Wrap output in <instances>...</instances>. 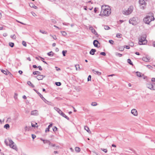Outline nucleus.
<instances>
[{
	"label": "nucleus",
	"instance_id": "nucleus-1",
	"mask_svg": "<svg viewBox=\"0 0 155 155\" xmlns=\"http://www.w3.org/2000/svg\"><path fill=\"white\" fill-rule=\"evenodd\" d=\"M109 8L108 6L103 5L101 7V11L100 15L108 16L111 12V9L108 8Z\"/></svg>",
	"mask_w": 155,
	"mask_h": 155
},
{
	"label": "nucleus",
	"instance_id": "nucleus-2",
	"mask_svg": "<svg viewBox=\"0 0 155 155\" xmlns=\"http://www.w3.org/2000/svg\"><path fill=\"white\" fill-rule=\"evenodd\" d=\"M154 20V18L153 17L150 16H147L143 19V21L146 24H149L152 21Z\"/></svg>",
	"mask_w": 155,
	"mask_h": 155
},
{
	"label": "nucleus",
	"instance_id": "nucleus-3",
	"mask_svg": "<svg viewBox=\"0 0 155 155\" xmlns=\"http://www.w3.org/2000/svg\"><path fill=\"white\" fill-rule=\"evenodd\" d=\"M8 140L9 142L10 143L9 144V146L10 147L15 150L17 149L16 145H14V143L11 139H10L9 138H8Z\"/></svg>",
	"mask_w": 155,
	"mask_h": 155
},
{
	"label": "nucleus",
	"instance_id": "nucleus-4",
	"mask_svg": "<svg viewBox=\"0 0 155 155\" xmlns=\"http://www.w3.org/2000/svg\"><path fill=\"white\" fill-rule=\"evenodd\" d=\"M139 44L140 45H145L147 43V41L145 37H141L139 38Z\"/></svg>",
	"mask_w": 155,
	"mask_h": 155
},
{
	"label": "nucleus",
	"instance_id": "nucleus-5",
	"mask_svg": "<svg viewBox=\"0 0 155 155\" xmlns=\"http://www.w3.org/2000/svg\"><path fill=\"white\" fill-rule=\"evenodd\" d=\"M33 90L36 92V93L39 96L41 99L46 103H48V101H47L45 98L43 97L42 95H41L38 91L37 90L34 89Z\"/></svg>",
	"mask_w": 155,
	"mask_h": 155
},
{
	"label": "nucleus",
	"instance_id": "nucleus-6",
	"mask_svg": "<svg viewBox=\"0 0 155 155\" xmlns=\"http://www.w3.org/2000/svg\"><path fill=\"white\" fill-rule=\"evenodd\" d=\"M135 18H133L130 19L129 20L130 24H132L133 25H136L137 24Z\"/></svg>",
	"mask_w": 155,
	"mask_h": 155
},
{
	"label": "nucleus",
	"instance_id": "nucleus-7",
	"mask_svg": "<svg viewBox=\"0 0 155 155\" xmlns=\"http://www.w3.org/2000/svg\"><path fill=\"white\" fill-rule=\"evenodd\" d=\"M133 11V9L132 8H129L127 10H126L125 11H123V14L128 15L131 13Z\"/></svg>",
	"mask_w": 155,
	"mask_h": 155
},
{
	"label": "nucleus",
	"instance_id": "nucleus-8",
	"mask_svg": "<svg viewBox=\"0 0 155 155\" xmlns=\"http://www.w3.org/2000/svg\"><path fill=\"white\" fill-rule=\"evenodd\" d=\"M1 71L3 73H4L5 75H9L11 76L12 75V74L11 73L7 70H6V71H5V70L2 69L1 70Z\"/></svg>",
	"mask_w": 155,
	"mask_h": 155
},
{
	"label": "nucleus",
	"instance_id": "nucleus-9",
	"mask_svg": "<svg viewBox=\"0 0 155 155\" xmlns=\"http://www.w3.org/2000/svg\"><path fill=\"white\" fill-rule=\"evenodd\" d=\"M89 28V29L91 31V32L93 33L95 35H97L98 36L97 33L92 26H90Z\"/></svg>",
	"mask_w": 155,
	"mask_h": 155
},
{
	"label": "nucleus",
	"instance_id": "nucleus-10",
	"mask_svg": "<svg viewBox=\"0 0 155 155\" xmlns=\"http://www.w3.org/2000/svg\"><path fill=\"white\" fill-rule=\"evenodd\" d=\"M94 95L96 97H100L101 95L100 94V91L98 90H96L94 91Z\"/></svg>",
	"mask_w": 155,
	"mask_h": 155
},
{
	"label": "nucleus",
	"instance_id": "nucleus-11",
	"mask_svg": "<svg viewBox=\"0 0 155 155\" xmlns=\"http://www.w3.org/2000/svg\"><path fill=\"white\" fill-rule=\"evenodd\" d=\"M31 115L35 116H38V111L37 110H32L31 112Z\"/></svg>",
	"mask_w": 155,
	"mask_h": 155
},
{
	"label": "nucleus",
	"instance_id": "nucleus-12",
	"mask_svg": "<svg viewBox=\"0 0 155 155\" xmlns=\"http://www.w3.org/2000/svg\"><path fill=\"white\" fill-rule=\"evenodd\" d=\"M147 88L151 90H155V89L154 88L153 84L151 83L150 84H147Z\"/></svg>",
	"mask_w": 155,
	"mask_h": 155
},
{
	"label": "nucleus",
	"instance_id": "nucleus-13",
	"mask_svg": "<svg viewBox=\"0 0 155 155\" xmlns=\"http://www.w3.org/2000/svg\"><path fill=\"white\" fill-rule=\"evenodd\" d=\"M45 77V76L39 74L36 76V77L38 80H42Z\"/></svg>",
	"mask_w": 155,
	"mask_h": 155
},
{
	"label": "nucleus",
	"instance_id": "nucleus-14",
	"mask_svg": "<svg viewBox=\"0 0 155 155\" xmlns=\"http://www.w3.org/2000/svg\"><path fill=\"white\" fill-rule=\"evenodd\" d=\"M150 59V58L148 55L146 56V57H144L142 58L143 60L146 62L149 61Z\"/></svg>",
	"mask_w": 155,
	"mask_h": 155
},
{
	"label": "nucleus",
	"instance_id": "nucleus-15",
	"mask_svg": "<svg viewBox=\"0 0 155 155\" xmlns=\"http://www.w3.org/2000/svg\"><path fill=\"white\" fill-rule=\"evenodd\" d=\"M131 113L134 116H137V112L135 109H133L131 111Z\"/></svg>",
	"mask_w": 155,
	"mask_h": 155
},
{
	"label": "nucleus",
	"instance_id": "nucleus-16",
	"mask_svg": "<svg viewBox=\"0 0 155 155\" xmlns=\"http://www.w3.org/2000/svg\"><path fill=\"white\" fill-rule=\"evenodd\" d=\"M99 44V41L96 40H94L93 42V44L94 46L96 47H98V44Z\"/></svg>",
	"mask_w": 155,
	"mask_h": 155
},
{
	"label": "nucleus",
	"instance_id": "nucleus-17",
	"mask_svg": "<svg viewBox=\"0 0 155 155\" xmlns=\"http://www.w3.org/2000/svg\"><path fill=\"white\" fill-rule=\"evenodd\" d=\"M92 71L93 73L96 74H97L98 75H100L101 74V73L98 71H96L94 69H93Z\"/></svg>",
	"mask_w": 155,
	"mask_h": 155
},
{
	"label": "nucleus",
	"instance_id": "nucleus-18",
	"mask_svg": "<svg viewBox=\"0 0 155 155\" xmlns=\"http://www.w3.org/2000/svg\"><path fill=\"white\" fill-rule=\"evenodd\" d=\"M52 124H50V125H48V127L47 128H46V129H45V132L46 133L47 132L49 131V129H50V128L51 127H52Z\"/></svg>",
	"mask_w": 155,
	"mask_h": 155
},
{
	"label": "nucleus",
	"instance_id": "nucleus-19",
	"mask_svg": "<svg viewBox=\"0 0 155 155\" xmlns=\"http://www.w3.org/2000/svg\"><path fill=\"white\" fill-rule=\"evenodd\" d=\"M54 109L60 115L62 111L59 108L57 107H54Z\"/></svg>",
	"mask_w": 155,
	"mask_h": 155
},
{
	"label": "nucleus",
	"instance_id": "nucleus-20",
	"mask_svg": "<svg viewBox=\"0 0 155 155\" xmlns=\"http://www.w3.org/2000/svg\"><path fill=\"white\" fill-rule=\"evenodd\" d=\"M96 51V49H92L90 51V54H91L93 55L94 54L95 52Z\"/></svg>",
	"mask_w": 155,
	"mask_h": 155
},
{
	"label": "nucleus",
	"instance_id": "nucleus-21",
	"mask_svg": "<svg viewBox=\"0 0 155 155\" xmlns=\"http://www.w3.org/2000/svg\"><path fill=\"white\" fill-rule=\"evenodd\" d=\"M139 3L140 5H145V2L144 0H139Z\"/></svg>",
	"mask_w": 155,
	"mask_h": 155
},
{
	"label": "nucleus",
	"instance_id": "nucleus-22",
	"mask_svg": "<svg viewBox=\"0 0 155 155\" xmlns=\"http://www.w3.org/2000/svg\"><path fill=\"white\" fill-rule=\"evenodd\" d=\"M27 84L30 86L31 87H34L35 86L33 85L30 81H28L27 82Z\"/></svg>",
	"mask_w": 155,
	"mask_h": 155
},
{
	"label": "nucleus",
	"instance_id": "nucleus-23",
	"mask_svg": "<svg viewBox=\"0 0 155 155\" xmlns=\"http://www.w3.org/2000/svg\"><path fill=\"white\" fill-rule=\"evenodd\" d=\"M84 128L88 133H91V131L89 130V128L87 126H85Z\"/></svg>",
	"mask_w": 155,
	"mask_h": 155
},
{
	"label": "nucleus",
	"instance_id": "nucleus-24",
	"mask_svg": "<svg viewBox=\"0 0 155 155\" xmlns=\"http://www.w3.org/2000/svg\"><path fill=\"white\" fill-rule=\"evenodd\" d=\"M54 53L53 51H51L47 53V54L49 56H53L54 55Z\"/></svg>",
	"mask_w": 155,
	"mask_h": 155
},
{
	"label": "nucleus",
	"instance_id": "nucleus-25",
	"mask_svg": "<svg viewBox=\"0 0 155 155\" xmlns=\"http://www.w3.org/2000/svg\"><path fill=\"white\" fill-rule=\"evenodd\" d=\"M40 140L41 141H42L44 143H48L49 142V140H43L42 138H40Z\"/></svg>",
	"mask_w": 155,
	"mask_h": 155
},
{
	"label": "nucleus",
	"instance_id": "nucleus-26",
	"mask_svg": "<svg viewBox=\"0 0 155 155\" xmlns=\"http://www.w3.org/2000/svg\"><path fill=\"white\" fill-rule=\"evenodd\" d=\"M76 70L77 71H80V68L79 65V64H76L75 65Z\"/></svg>",
	"mask_w": 155,
	"mask_h": 155
},
{
	"label": "nucleus",
	"instance_id": "nucleus-27",
	"mask_svg": "<svg viewBox=\"0 0 155 155\" xmlns=\"http://www.w3.org/2000/svg\"><path fill=\"white\" fill-rule=\"evenodd\" d=\"M4 128H6L7 129H9L10 127V126L9 124H5L4 127Z\"/></svg>",
	"mask_w": 155,
	"mask_h": 155
},
{
	"label": "nucleus",
	"instance_id": "nucleus-28",
	"mask_svg": "<svg viewBox=\"0 0 155 155\" xmlns=\"http://www.w3.org/2000/svg\"><path fill=\"white\" fill-rule=\"evenodd\" d=\"M127 62L130 65H133V62L131 61V60L130 59H127Z\"/></svg>",
	"mask_w": 155,
	"mask_h": 155
},
{
	"label": "nucleus",
	"instance_id": "nucleus-29",
	"mask_svg": "<svg viewBox=\"0 0 155 155\" xmlns=\"http://www.w3.org/2000/svg\"><path fill=\"white\" fill-rule=\"evenodd\" d=\"M40 73V72L38 71H35L33 72V74L34 75H39Z\"/></svg>",
	"mask_w": 155,
	"mask_h": 155
},
{
	"label": "nucleus",
	"instance_id": "nucleus-30",
	"mask_svg": "<svg viewBox=\"0 0 155 155\" xmlns=\"http://www.w3.org/2000/svg\"><path fill=\"white\" fill-rule=\"evenodd\" d=\"M136 73L138 77H142L141 74V73L140 72L138 71H137L136 72Z\"/></svg>",
	"mask_w": 155,
	"mask_h": 155
},
{
	"label": "nucleus",
	"instance_id": "nucleus-31",
	"mask_svg": "<svg viewBox=\"0 0 155 155\" xmlns=\"http://www.w3.org/2000/svg\"><path fill=\"white\" fill-rule=\"evenodd\" d=\"M9 45L11 47L13 48L14 47V43L13 42H9Z\"/></svg>",
	"mask_w": 155,
	"mask_h": 155
},
{
	"label": "nucleus",
	"instance_id": "nucleus-32",
	"mask_svg": "<svg viewBox=\"0 0 155 155\" xmlns=\"http://www.w3.org/2000/svg\"><path fill=\"white\" fill-rule=\"evenodd\" d=\"M80 148L78 147H75V150L77 152H79L80 151Z\"/></svg>",
	"mask_w": 155,
	"mask_h": 155
},
{
	"label": "nucleus",
	"instance_id": "nucleus-33",
	"mask_svg": "<svg viewBox=\"0 0 155 155\" xmlns=\"http://www.w3.org/2000/svg\"><path fill=\"white\" fill-rule=\"evenodd\" d=\"M61 33L62 35L64 36H66L67 35V33L64 31H61Z\"/></svg>",
	"mask_w": 155,
	"mask_h": 155
},
{
	"label": "nucleus",
	"instance_id": "nucleus-34",
	"mask_svg": "<svg viewBox=\"0 0 155 155\" xmlns=\"http://www.w3.org/2000/svg\"><path fill=\"white\" fill-rule=\"evenodd\" d=\"M115 55H116L118 56H119V57H121L122 55V54L119 53L118 52H116Z\"/></svg>",
	"mask_w": 155,
	"mask_h": 155
},
{
	"label": "nucleus",
	"instance_id": "nucleus-35",
	"mask_svg": "<svg viewBox=\"0 0 155 155\" xmlns=\"http://www.w3.org/2000/svg\"><path fill=\"white\" fill-rule=\"evenodd\" d=\"M40 32L42 34H47V32L45 31L41 30H40Z\"/></svg>",
	"mask_w": 155,
	"mask_h": 155
},
{
	"label": "nucleus",
	"instance_id": "nucleus-36",
	"mask_svg": "<svg viewBox=\"0 0 155 155\" xmlns=\"http://www.w3.org/2000/svg\"><path fill=\"white\" fill-rule=\"evenodd\" d=\"M118 49L120 51H124V48L123 47L121 46Z\"/></svg>",
	"mask_w": 155,
	"mask_h": 155
},
{
	"label": "nucleus",
	"instance_id": "nucleus-37",
	"mask_svg": "<svg viewBox=\"0 0 155 155\" xmlns=\"http://www.w3.org/2000/svg\"><path fill=\"white\" fill-rule=\"evenodd\" d=\"M67 52V51L66 50H63L62 51V53L63 54V56H65V54Z\"/></svg>",
	"mask_w": 155,
	"mask_h": 155
},
{
	"label": "nucleus",
	"instance_id": "nucleus-38",
	"mask_svg": "<svg viewBox=\"0 0 155 155\" xmlns=\"http://www.w3.org/2000/svg\"><path fill=\"white\" fill-rule=\"evenodd\" d=\"M56 85L57 86H60L61 85V84L60 82H56L55 83Z\"/></svg>",
	"mask_w": 155,
	"mask_h": 155
},
{
	"label": "nucleus",
	"instance_id": "nucleus-39",
	"mask_svg": "<svg viewBox=\"0 0 155 155\" xmlns=\"http://www.w3.org/2000/svg\"><path fill=\"white\" fill-rule=\"evenodd\" d=\"M121 34L120 33H117L116 35V37L117 38H121Z\"/></svg>",
	"mask_w": 155,
	"mask_h": 155
},
{
	"label": "nucleus",
	"instance_id": "nucleus-40",
	"mask_svg": "<svg viewBox=\"0 0 155 155\" xmlns=\"http://www.w3.org/2000/svg\"><path fill=\"white\" fill-rule=\"evenodd\" d=\"M104 28L106 30H108L110 28L108 26L105 25L104 26Z\"/></svg>",
	"mask_w": 155,
	"mask_h": 155
},
{
	"label": "nucleus",
	"instance_id": "nucleus-41",
	"mask_svg": "<svg viewBox=\"0 0 155 155\" xmlns=\"http://www.w3.org/2000/svg\"><path fill=\"white\" fill-rule=\"evenodd\" d=\"M101 150L103 151L105 153H107V150L106 149H104V148H101Z\"/></svg>",
	"mask_w": 155,
	"mask_h": 155
},
{
	"label": "nucleus",
	"instance_id": "nucleus-42",
	"mask_svg": "<svg viewBox=\"0 0 155 155\" xmlns=\"http://www.w3.org/2000/svg\"><path fill=\"white\" fill-rule=\"evenodd\" d=\"M11 37L12 38L15 39L16 38V36L15 35H12L11 36Z\"/></svg>",
	"mask_w": 155,
	"mask_h": 155
},
{
	"label": "nucleus",
	"instance_id": "nucleus-43",
	"mask_svg": "<svg viewBox=\"0 0 155 155\" xmlns=\"http://www.w3.org/2000/svg\"><path fill=\"white\" fill-rule=\"evenodd\" d=\"M22 44L25 47H26L27 46V44H26V42L24 41H22Z\"/></svg>",
	"mask_w": 155,
	"mask_h": 155
},
{
	"label": "nucleus",
	"instance_id": "nucleus-44",
	"mask_svg": "<svg viewBox=\"0 0 155 155\" xmlns=\"http://www.w3.org/2000/svg\"><path fill=\"white\" fill-rule=\"evenodd\" d=\"M91 75H89L87 78L88 81H90L91 80Z\"/></svg>",
	"mask_w": 155,
	"mask_h": 155
},
{
	"label": "nucleus",
	"instance_id": "nucleus-45",
	"mask_svg": "<svg viewBox=\"0 0 155 155\" xmlns=\"http://www.w3.org/2000/svg\"><path fill=\"white\" fill-rule=\"evenodd\" d=\"M97 103L95 102H92L91 104V105L94 106H95L97 105Z\"/></svg>",
	"mask_w": 155,
	"mask_h": 155
},
{
	"label": "nucleus",
	"instance_id": "nucleus-46",
	"mask_svg": "<svg viewBox=\"0 0 155 155\" xmlns=\"http://www.w3.org/2000/svg\"><path fill=\"white\" fill-rule=\"evenodd\" d=\"M48 143H49V145H51L52 147H54L55 146V144H52L49 141Z\"/></svg>",
	"mask_w": 155,
	"mask_h": 155
},
{
	"label": "nucleus",
	"instance_id": "nucleus-47",
	"mask_svg": "<svg viewBox=\"0 0 155 155\" xmlns=\"http://www.w3.org/2000/svg\"><path fill=\"white\" fill-rule=\"evenodd\" d=\"M109 43H110V44L112 45H113L114 43V41L111 40H110L109 41Z\"/></svg>",
	"mask_w": 155,
	"mask_h": 155
},
{
	"label": "nucleus",
	"instance_id": "nucleus-48",
	"mask_svg": "<svg viewBox=\"0 0 155 155\" xmlns=\"http://www.w3.org/2000/svg\"><path fill=\"white\" fill-rule=\"evenodd\" d=\"M34 4L32 3H31L29 4L30 6L32 8L34 7Z\"/></svg>",
	"mask_w": 155,
	"mask_h": 155
},
{
	"label": "nucleus",
	"instance_id": "nucleus-49",
	"mask_svg": "<svg viewBox=\"0 0 155 155\" xmlns=\"http://www.w3.org/2000/svg\"><path fill=\"white\" fill-rule=\"evenodd\" d=\"M52 129H53V131L54 132H55L57 130L58 128L56 127L55 126L54 127V128H53Z\"/></svg>",
	"mask_w": 155,
	"mask_h": 155
},
{
	"label": "nucleus",
	"instance_id": "nucleus-50",
	"mask_svg": "<svg viewBox=\"0 0 155 155\" xmlns=\"http://www.w3.org/2000/svg\"><path fill=\"white\" fill-rule=\"evenodd\" d=\"M18 95V94L16 93H15V95L14 96V98L15 99H16L17 98V96Z\"/></svg>",
	"mask_w": 155,
	"mask_h": 155
},
{
	"label": "nucleus",
	"instance_id": "nucleus-51",
	"mask_svg": "<svg viewBox=\"0 0 155 155\" xmlns=\"http://www.w3.org/2000/svg\"><path fill=\"white\" fill-rule=\"evenodd\" d=\"M11 119L10 117H8L7 118V122H11Z\"/></svg>",
	"mask_w": 155,
	"mask_h": 155
},
{
	"label": "nucleus",
	"instance_id": "nucleus-52",
	"mask_svg": "<svg viewBox=\"0 0 155 155\" xmlns=\"http://www.w3.org/2000/svg\"><path fill=\"white\" fill-rule=\"evenodd\" d=\"M60 115L62 116L63 117H64L65 115L63 112H62L61 114H60Z\"/></svg>",
	"mask_w": 155,
	"mask_h": 155
},
{
	"label": "nucleus",
	"instance_id": "nucleus-53",
	"mask_svg": "<svg viewBox=\"0 0 155 155\" xmlns=\"http://www.w3.org/2000/svg\"><path fill=\"white\" fill-rule=\"evenodd\" d=\"M100 54L103 56H105L106 55V53L105 52H101L100 53Z\"/></svg>",
	"mask_w": 155,
	"mask_h": 155
},
{
	"label": "nucleus",
	"instance_id": "nucleus-54",
	"mask_svg": "<svg viewBox=\"0 0 155 155\" xmlns=\"http://www.w3.org/2000/svg\"><path fill=\"white\" fill-rule=\"evenodd\" d=\"M5 143L7 146L9 145V144L8 143V141H7V140H5Z\"/></svg>",
	"mask_w": 155,
	"mask_h": 155
},
{
	"label": "nucleus",
	"instance_id": "nucleus-55",
	"mask_svg": "<svg viewBox=\"0 0 155 155\" xmlns=\"http://www.w3.org/2000/svg\"><path fill=\"white\" fill-rule=\"evenodd\" d=\"M31 136H32V137L33 139H35L36 137V136L35 135L33 134H32L31 135Z\"/></svg>",
	"mask_w": 155,
	"mask_h": 155
},
{
	"label": "nucleus",
	"instance_id": "nucleus-56",
	"mask_svg": "<svg viewBox=\"0 0 155 155\" xmlns=\"http://www.w3.org/2000/svg\"><path fill=\"white\" fill-rule=\"evenodd\" d=\"M38 68H39V70L40 71H41L42 70V68H41V66H39L38 67Z\"/></svg>",
	"mask_w": 155,
	"mask_h": 155
},
{
	"label": "nucleus",
	"instance_id": "nucleus-57",
	"mask_svg": "<svg viewBox=\"0 0 155 155\" xmlns=\"http://www.w3.org/2000/svg\"><path fill=\"white\" fill-rule=\"evenodd\" d=\"M50 36H52L54 39L56 40L57 39V38H56V36L55 35H54V36H52L51 35H50Z\"/></svg>",
	"mask_w": 155,
	"mask_h": 155
},
{
	"label": "nucleus",
	"instance_id": "nucleus-58",
	"mask_svg": "<svg viewBox=\"0 0 155 155\" xmlns=\"http://www.w3.org/2000/svg\"><path fill=\"white\" fill-rule=\"evenodd\" d=\"M18 72L20 74H21L23 73L22 71L21 70H19Z\"/></svg>",
	"mask_w": 155,
	"mask_h": 155
},
{
	"label": "nucleus",
	"instance_id": "nucleus-59",
	"mask_svg": "<svg viewBox=\"0 0 155 155\" xmlns=\"http://www.w3.org/2000/svg\"><path fill=\"white\" fill-rule=\"evenodd\" d=\"M64 117L66 118L68 120H69V118L68 117H67V116H66V115H65V116H64Z\"/></svg>",
	"mask_w": 155,
	"mask_h": 155
},
{
	"label": "nucleus",
	"instance_id": "nucleus-60",
	"mask_svg": "<svg viewBox=\"0 0 155 155\" xmlns=\"http://www.w3.org/2000/svg\"><path fill=\"white\" fill-rule=\"evenodd\" d=\"M151 81L153 82H154L155 81V78H152L151 79Z\"/></svg>",
	"mask_w": 155,
	"mask_h": 155
},
{
	"label": "nucleus",
	"instance_id": "nucleus-61",
	"mask_svg": "<svg viewBox=\"0 0 155 155\" xmlns=\"http://www.w3.org/2000/svg\"><path fill=\"white\" fill-rule=\"evenodd\" d=\"M63 25H68L69 24V23H63Z\"/></svg>",
	"mask_w": 155,
	"mask_h": 155
},
{
	"label": "nucleus",
	"instance_id": "nucleus-62",
	"mask_svg": "<svg viewBox=\"0 0 155 155\" xmlns=\"http://www.w3.org/2000/svg\"><path fill=\"white\" fill-rule=\"evenodd\" d=\"M97 8H95L94 9V12L95 13H97Z\"/></svg>",
	"mask_w": 155,
	"mask_h": 155
},
{
	"label": "nucleus",
	"instance_id": "nucleus-63",
	"mask_svg": "<svg viewBox=\"0 0 155 155\" xmlns=\"http://www.w3.org/2000/svg\"><path fill=\"white\" fill-rule=\"evenodd\" d=\"M147 66L148 67V68H149L151 69V68H152V67L150 65H147Z\"/></svg>",
	"mask_w": 155,
	"mask_h": 155
},
{
	"label": "nucleus",
	"instance_id": "nucleus-64",
	"mask_svg": "<svg viewBox=\"0 0 155 155\" xmlns=\"http://www.w3.org/2000/svg\"><path fill=\"white\" fill-rule=\"evenodd\" d=\"M33 67L34 68H38V67L36 65H33Z\"/></svg>",
	"mask_w": 155,
	"mask_h": 155
}]
</instances>
